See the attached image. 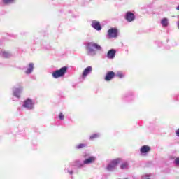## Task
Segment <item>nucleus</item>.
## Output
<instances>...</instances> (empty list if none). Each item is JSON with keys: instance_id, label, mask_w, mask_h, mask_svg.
<instances>
[{"instance_id": "nucleus-1", "label": "nucleus", "mask_w": 179, "mask_h": 179, "mask_svg": "<svg viewBox=\"0 0 179 179\" xmlns=\"http://www.w3.org/2000/svg\"><path fill=\"white\" fill-rule=\"evenodd\" d=\"M85 48L87 51V55H90V57H93L96 55V50H96V51H101V46L94 42L87 43Z\"/></svg>"}, {"instance_id": "nucleus-2", "label": "nucleus", "mask_w": 179, "mask_h": 179, "mask_svg": "<svg viewBox=\"0 0 179 179\" xmlns=\"http://www.w3.org/2000/svg\"><path fill=\"white\" fill-rule=\"evenodd\" d=\"M66 71H68L67 66L62 67L60 69L56 70L52 73V77L55 78V79L62 78V76L66 73Z\"/></svg>"}, {"instance_id": "nucleus-3", "label": "nucleus", "mask_w": 179, "mask_h": 179, "mask_svg": "<svg viewBox=\"0 0 179 179\" xmlns=\"http://www.w3.org/2000/svg\"><path fill=\"white\" fill-rule=\"evenodd\" d=\"M122 162V159L121 158H116L110 162V163L107 166V170H109L110 171L111 170H114V168L119 165L120 163Z\"/></svg>"}, {"instance_id": "nucleus-4", "label": "nucleus", "mask_w": 179, "mask_h": 179, "mask_svg": "<svg viewBox=\"0 0 179 179\" xmlns=\"http://www.w3.org/2000/svg\"><path fill=\"white\" fill-rule=\"evenodd\" d=\"M22 106L25 108H28V110H33V108H34V103L33 102V100L30 99L25 100Z\"/></svg>"}, {"instance_id": "nucleus-5", "label": "nucleus", "mask_w": 179, "mask_h": 179, "mask_svg": "<svg viewBox=\"0 0 179 179\" xmlns=\"http://www.w3.org/2000/svg\"><path fill=\"white\" fill-rule=\"evenodd\" d=\"M118 36V30L115 28H111L108 31V36L109 38H114Z\"/></svg>"}, {"instance_id": "nucleus-6", "label": "nucleus", "mask_w": 179, "mask_h": 179, "mask_svg": "<svg viewBox=\"0 0 179 179\" xmlns=\"http://www.w3.org/2000/svg\"><path fill=\"white\" fill-rule=\"evenodd\" d=\"M115 78V73L114 71H108L104 78L106 82H110V80H113Z\"/></svg>"}, {"instance_id": "nucleus-7", "label": "nucleus", "mask_w": 179, "mask_h": 179, "mask_svg": "<svg viewBox=\"0 0 179 179\" xmlns=\"http://www.w3.org/2000/svg\"><path fill=\"white\" fill-rule=\"evenodd\" d=\"M124 19H126L127 22H134L135 20V15L134 13L128 11L126 13Z\"/></svg>"}, {"instance_id": "nucleus-8", "label": "nucleus", "mask_w": 179, "mask_h": 179, "mask_svg": "<svg viewBox=\"0 0 179 179\" xmlns=\"http://www.w3.org/2000/svg\"><path fill=\"white\" fill-rule=\"evenodd\" d=\"M92 71H93V67H92L91 66L85 68L83 72L82 78L85 79V78H86V76H87L89 73L92 72Z\"/></svg>"}, {"instance_id": "nucleus-9", "label": "nucleus", "mask_w": 179, "mask_h": 179, "mask_svg": "<svg viewBox=\"0 0 179 179\" xmlns=\"http://www.w3.org/2000/svg\"><path fill=\"white\" fill-rule=\"evenodd\" d=\"M150 151V148L148 145H143L140 149V152L142 155L149 153Z\"/></svg>"}, {"instance_id": "nucleus-10", "label": "nucleus", "mask_w": 179, "mask_h": 179, "mask_svg": "<svg viewBox=\"0 0 179 179\" xmlns=\"http://www.w3.org/2000/svg\"><path fill=\"white\" fill-rule=\"evenodd\" d=\"M115 54H117V51H115V50H114V49L109 50V51L108 52V54H107V57L110 59H113V58L115 57Z\"/></svg>"}, {"instance_id": "nucleus-11", "label": "nucleus", "mask_w": 179, "mask_h": 179, "mask_svg": "<svg viewBox=\"0 0 179 179\" xmlns=\"http://www.w3.org/2000/svg\"><path fill=\"white\" fill-rule=\"evenodd\" d=\"M22 90H23V87H20V88H15L13 90L14 96H15V97H17L19 99L20 97V93H22Z\"/></svg>"}, {"instance_id": "nucleus-12", "label": "nucleus", "mask_w": 179, "mask_h": 179, "mask_svg": "<svg viewBox=\"0 0 179 179\" xmlns=\"http://www.w3.org/2000/svg\"><path fill=\"white\" fill-rule=\"evenodd\" d=\"M92 27L95 29V30H101V25H100V22L98 21H92Z\"/></svg>"}, {"instance_id": "nucleus-13", "label": "nucleus", "mask_w": 179, "mask_h": 179, "mask_svg": "<svg viewBox=\"0 0 179 179\" xmlns=\"http://www.w3.org/2000/svg\"><path fill=\"white\" fill-rule=\"evenodd\" d=\"M96 162V157H90L88 159L83 161L84 164H91V163H94Z\"/></svg>"}, {"instance_id": "nucleus-14", "label": "nucleus", "mask_w": 179, "mask_h": 179, "mask_svg": "<svg viewBox=\"0 0 179 179\" xmlns=\"http://www.w3.org/2000/svg\"><path fill=\"white\" fill-rule=\"evenodd\" d=\"M34 64L33 63H29V68L27 69L25 73L27 74L31 73V72H33V69L34 68Z\"/></svg>"}, {"instance_id": "nucleus-15", "label": "nucleus", "mask_w": 179, "mask_h": 179, "mask_svg": "<svg viewBox=\"0 0 179 179\" xmlns=\"http://www.w3.org/2000/svg\"><path fill=\"white\" fill-rule=\"evenodd\" d=\"M161 24H162L163 27H167V26H169V20H167V18H163L161 20Z\"/></svg>"}, {"instance_id": "nucleus-16", "label": "nucleus", "mask_w": 179, "mask_h": 179, "mask_svg": "<svg viewBox=\"0 0 179 179\" xmlns=\"http://www.w3.org/2000/svg\"><path fill=\"white\" fill-rule=\"evenodd\" d=\"M4 5H10V3H13L15 0H2Z\"/></svg>"}, {"instance_id": "nucleus-17", "label": "nucleus", "mask_w": 179, "mask_h": 179, "mask_svg": "<svg viewBox=\"0 0 179 179\" xmlns=\"http://www.w3.org/2000/svg\"><path fill=\"white\" fill-rule=\"evenodd\" d=\"M120 169L122 170H125V169H128V162H124L120 165Z\"/></svg>"}, {"instance_id": "nucleus-18", "label": "nucleus", "mask_w": 179, "mask_h": 179, "mask_svg": "<svg viewBox=\"0 0 179 179\" xmlns=\"http://www.w3.org/2000/svg\"><path fill=\"white\" fill-rule=\"evenodd\" d=\"M86 144H83V143H81V144H78L77 146H76V149H83L85 148H86Z\"/></svg>"}, {"instance_id": "nucleus-19", "label": "nucleus", "mask_w": 179, "mask_h": 179, "mask_svg": "<svg viewBox=\"0 0 179 179\" xmlns=\"http://www.w3.org/2000/svg\"><path fill=\"white\" fill-rule=\"evenodd\" d=\"M1 55H2V56L4 57V58H9V52H5V51H3V52H1Z\"/></svg>"}, {"instance_id": "nucleus-20", "label": "nucleus", "mask_w": 179, "mask_h": 179, "mask_svg": "<svg viewBox=\"0 0 179 179\" xmlns=\"http://www.w3.org/2000/svg\"><path fill=\"white\" fill-rule=\"evenodd\" d=\"M116 76H117V78H120V79H122V78H124V74L121 71H119L116 74Z\"/></svg>"}, {"instance_id": "nucleus-21", "label": "nucleus", "mask_w": 179, "mask_h": 179, "mask_svg": "<svg viewBox=\"0 0 179 179\" xmlns=\"http://www.w3.org/2000/svg\"><path fill=\"white\" fill-rule=\"evenodd\" d=\"M59 118L61 120H63L64 118H65V116H64V113H60L59 114Z\"/></svg>"}, {"instance_id": "nucleus-22", "label": "nucleus", "mask_w": 179, "mask_h": 179, "mask_svg": "<svg viewBox=\"0 0 179 179\" xmlns=\"http://www.w3.org/2000/svg\"><path fill=\"white\" fill-rule=\"evenodd\" d=\"M99 135L97 134H93L90 136V139H96V138H98Z\"/></svg>"}, {"instance_id": "nucleus-23", "label": "nucleus", "mask_w": 179, "mask_h": 179, "mask_svg": "<svg viewBox=\"0 0 179 179\" xmlns=\"http://www.w3.org/2000/svg\"><path fill=\"white\" fill-rule=\"evenodd\" d=\"M175 164L176 166H179V157L176 158Z\"/></svg>"}, {"instance_id": "nucleus-24", "label": "nucleus", "mask_w": 179, "mask_h": 179, "mask_svg": "<svg viewBox=\"0 0 179 179\" xmlns=\"http://www.w3.org/2000/svg\"><path fill=\"white\" fill-rule=\"evenodd\" d=\"M176 134L177 136H179V129L178 130H176Z\"/></svg>"}, {"instance_id": "nucleus-25", "label": "nucleus", "mask_w": 179, "mask_h": 179, "mask_svg": "<svg viewBox=\"0 0 179 179\" xmlns=\"http://www.w3.org/2000/svg\"><path fill=\"white\" fill-rule=\"evenodd\" d=\"M178 28L179 29V21L178 22Z\"/></svg>"}, {"instance_id": "nucleus-26", "label": "nucleus", "mask_w": 179, "mask_h": 179, "mask_svg": "<svg viewBox=\"0 0 179 179\" xmlns=\"http://www.w3.org/2000/svg\"><path fill=\"white\" fill-rule=\"evenodd\" d=\"M177 10H179V6L177 7Z\"/></svg>"}, {"instance_id": "nucleus-27", "label": "nucleus", "mask_w": 179, "mask_h": 179, "mask_svg": "<svg viewBox=\"0 0 179 179\" xmlns=\"http://www.w3.org/2000/svg\"><path fill=\"white\" fill-rule=\"evenodd\" d=\"M70 174H72V172H71Z\"/></svg>"}, {"instance_id": "nucleus-28", "label": "nucleus", "mask_w": 179, "mask_h": 179, "mask_svg": "<svg viewBox=\"0 0 179 179\" xmlns=\"http://www.w3.org/2000/svg\"><path fill=\"white\" fill-rule=\"evenodd\" d=\"M125 179H127V178H125Z\"/></svg>"}]
</instances>
